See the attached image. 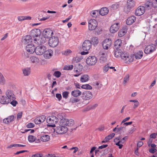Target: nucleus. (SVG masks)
Returning a JSON list of instances; mask_svg holds the SVG:
<instances>
[{
    "instance_id": "obj_40",
    "label": "nucleus",
    "mask_w": 157,
    "mask_h": 157,
    "mask_svg": "<svg viewBox=\"0 0 157 157\" xmlns=\"http://www.w3.org/2000/svg\"><path fill=\"white\" fill-rule=\"evenodd\" d=\"M129 101L130 102L134 103V105L133 106V108L134 109L137 107L139 105V102L137 100H130Z\"/></svg>"
},
{
    "instance_id": "obj_23",
    "label": "nucleus",
    "mask_w": 157,
    "mask_h": 157,
    "mask_svg": "<svg viewBox=\"0 0 157 157\" xmlns=\"http://www.w3.org/2000/svg\"><path fill=\"white\" fill-rule=\"evenodd\" d=\"M46 119L45 116H42L35 119L34 122L36 124H39L44 122Z\"/></svg>"
},
{
    "instance_id": "obj_26",
    "label": "nucleus",
    "mask_w": 157,
    "mask_h": 157,
    "mask_svg": "<svg viewBox=\"0 0 157 157\" xmlns=\"http://www.w3.org/2000/svg\"><path fill=\"white\" fill-rule=\"evenodd\" d=\"M109 10L107 8L105 7L102 8L100 10L99 13L102 16H104L107 14L108 13Z\"/></svg>"
},
{
    "instance_id": "obj_42",
    "label": "nucleus",
    "mask_w": 157,
    "mask_h": 157,
    "mask_svg": "<svg viewBox=\"0 0 157 157\" xmlns=\"http://www.w3.org/2000/svg\"><path fill=\"white\" fill-rule=\"evenodd\" d=\"M131 9L126 5L124 6L123 8L124 11L126 14H128L130 11Z\"/></svg>"
},
{
    "instance_id": "obj_14",
    "label": "nucleus",
    "mask_w": 157,
    "mask_h": 157,
    "mask_svg": "<svg viewBox=\"0 0 157 157\" xmlns=\"http://www.w3.org/2000/svg\"><path fill=\"white\" fill-rule=\"evenodd\" d=\"M6 97L9 99L10 101L11 100H15V96L13 94V91L10 90H7L5 93Z\"/></svg>"
},
{
    "instance_id": "obj_19",
    "label": "nucleus",
    "mask_w": 157,
    "mask_h": 157,
    "mask_svg": "<svg viewBox=\"0 0 157 157\" xmlns=\"http://www.w3.org/2000/svg\"><path fill=\"white\" fill-rule=\"evenodd\" d=\"M53 51L51 49H48L45 50L44 53V56L46 59H49L51 58L53 54Z\"/></svg>"
},
{
    "instance_id": "obj_22",
    "label": "nucleus",
    "mask_w": 157,
    "mask_h": 157,
    "mask_svg": "<svg viewBox=\"0 0 157 157\" xmlns=\"http://www.w3.org/2000/svg\"><path fill=\"white\" fill-rule=\"evenodd\" d=\"M32 39L31 36L29 35H27L24 36L22 42L23 44H27L32 42Z\"/></svg>"
},
{
    "instance_id": "obj_13",
    "label": "nucleus",
    "mask_w": 157,
    "mask_h": 157,
    "mask_svg": "<svg viewBox=\"0 0 157 157\" xmlns=\"http://www.w3.org/2000/svg\"><path fill=\"white\" fill-rule=\"evenodd\" d=\"M112 43V41L110 39H106L104 41L102 46L104 49H108L110 47Z\"/></svg>"
},
{
    "instance_id": "obj_35",
    "label": "nucleus",
    "mask_w": 157,
    "mask_h": 157,
    "mask_svg": "<svg viewBox=\"0 0 157 157\" xmlns=\"http://www.w3.org/2000/svg\"><path fill=\"white\" fill-rule=\"evenodd\" d=\"M40 139L43 142H46L50 139V136L48 135H45L41 137Z\"/></svg>"
},
{
    "instance_id": "obj_36",
    "label": "nucleus",
    "mask_w": 157,
    "mask_h": 157,
    "mask_svg": "<svg viewBox=\"0 0 157 157\" xmlns=\"http://www.w3.org/2000/svg\"><path fill=\"white\" fill-rule=\"evenodd\" d=\"M18 20L19 21H23L25 20H30L31 19V17L29 16H21L18 17L17 18Z\"/></svg>"
},
{
    "instance_id": "obj_62",
    "label": "nucleus",
    "mask_w": 157,
    "mask_h": 157,
    "mask_svg": "<svg viewBox=\"0 0 157 157\" xmlns=\"http://www.w3.org/2000/svg\"><path fill=\"white\" fill-rule=\"evenodd\" d=\"M124 127H120L119 128H117V132H120L121 131H124Z\"/></svg>"
},
{
    "instance_id": "obj_24",
    "label": "nucleus",
    "mask_w": 157,
    "mask_h": 157,
    "mask_svg": "<svg viewBox=\"0 0 157 157\" xmlns=\"http://www.w3.org/2000/svg\"><path fill=\"white\" fill-rule=\"evenodd\" d=\"M136 18L135 16H132L127 19L126 24L128 25H130L133 24L136 21Z\"/></svg>"
},
{
    "instance_id": "obj_21",
    "label": "nucleus",
    "mask_w": 157,
    "mask_h": 157,
    "mask_svg": "<svg viewBox=\"0 0 157 157\" xmlns=\"http://www.w3.org/2000/svg\"><path fill=\"white\" fill-rule=\"evenodd\" d=\"M10 101L7 97L0 96V103L2 104H6L10 103Z\"/></svg>"
},
{
    "instance_id": "obj_6",
    "label": "nucleus",
    "mask_w": 157,
    "mask_h": 157,
    "mask_svg": "<svg viewBox=\"0 0 157 157\" xmlns=\"http://www.w3.org/2000/svg\"><path fill=\"white\" fill-rule=\"evenodd\" d=\"M97 60V58L95 56H89L86 59V62L88 65L93 66L96 63Z\"/></svg>"
},
{
    "instance_id": "obj_3",
    "label": "nucleus",
    "mask_w": 157,
    "mask_h": 157,
    "mask_svg": "<svg viewBox=\"0 0 157 157\" xmlns=\"http://www.w3.org/2000/svg\"><path fill=\"white\" fill-rule=\"evenodd\" d=\"M68 130V127L64 125L60 121L59 125L56 128V133L59 134L65 133Z\"/></svg>"
},
{
    "instance_id": "obj_2",
    "label": "nucleus",
    "mask_w": 157,
    "mask_h": 157,
    "mask_svg": "<svg viewBox=\"0 0 157 157\" xmlns=\"http://www.w3.org/2000/svg\"><path fill=\"white\" fill-rule=\"evenodd\" d=\"M59 121L57 117L54 116H51L47 118V121L48 126L54 127L55 124Z\"/></svg>"
},
{
    "instance_id": "obj_1",
    "label": "nucleus",
    "mask_w": 157,
    "mask_h": 157,
    "mask_svg": "<svg viewBox=\"0 0 157 157\" xmlns=\"http://www.w3.org/2000/svg\"><path fill=\"white\" fill-rule=\"evenodd\" d=\"M82 97L83 100L82 103V104L86 105L89 103L88 101L92 99L93 95L91 92L86 91L82 93Z\"/></svg>"
},
{
    "instance_id": "obj_61",
    "label": "nucleus",
    "mask_w": 157,
    "mask_h": 157,
    "mask_svg": "<svg viewBox=\"0 0 157 157\" xmlns=\"http://www.w3.org/2000/svg\"><path fill=\"white\" fill-rule=\"evenodd\" d=\"M98 105L97 104H95L92 105H90L91 109H95Z\"/></svg>"
},
{
    "instance_id": "obj_12",
    "label": "nucleus",
    "mask_w": 157,
    "mask_h": 157,
    "mask_svg": "<svg viewBox=\"0 0 157 157\" xmlns=\"http://www.w3.org/2000/svg\"><path fill=\"white\" fill-rule=\"evenodd\" d=\"M53 34L52 30L50 29H45L43 32V36L44 38H48Z\"/></svg>"
},
{
    "instance_id": "obj_20",
    "label": "nucleus",
    "mask_w": 157,
    "mask_h": 157,
    "mask_svg": "<svg viewBox=\"0 0 157 157\" xmlns=\"http://www.w3.org/2000/svg\"><path fill=\"white\" fill-rule=\"evenodd\" d=\"M36 48L33 44H28L26 46V50L30 53H33L35 52Z\"/></svg>"
},
{
    "instance_id": "obj_56",
    "label": "nucleus",
    "mask_w": 157,
    "mask_h": 157,
    "mask_svg": "<svg viewBox=\"0 0 157 157\" xmlns=\"http://www.w3.org/2000/svg\"><path fill=\"white\" fill-rule=\"evenodd\" d=\"M43 155L42 154H36L33 155L32 157H42Z\"/></svg>"
},
{
    "instance_id": "obj_41",
    "label": "nucleus",
    "mask_w": 157,
    "mask_h": 157,
    "mask_svg": "<svg viewBox=\"0 0 157 157\" xmlns=\"http://www.w3.org/2000/svg\"><path fill=\"white\" fill-rule=\"evenodd\" d=\"M115 135V134L114 133H113L107 136L105 138V140L108 142L109 140H111L114 137Z\"/></svg>"
},
{
    "instance_id": "obj_10",
    "label": "nucleus",
    "mask_w": 157,
    "mask_h": 157,
    "mask_svg": "<svg viewBox=\"0 0 157 157\" xmlns=\"http://www.w3.org/2000/svg\"><path fill=\"white\" fill-rule=\"evenodd\" d=\"M46 49L44 45H38L36 48L35 52L38 55H41L43 54Z\"/></svg>"
},
{
    "instance_id": "obj_47",
    "label": "nucleus",
    "mask_w": 157,
    "mask_h": 157,
    "mask_svg": "<svg viewBox=\"0 0 157 157\" xmlns=\"http://www.w3.org/2000/svg\"><path fill=\"white\" fill-rule=\"evenodd\" d=\"M73 65H66L64 67L63 69L66 70H71L73 69Z\"/></svg>"
},
{
    "instance_id": "obj_4",
    "label": "nucleus",
    "mask_w": 157,
    "mask_h": 157,
    "mask_svg": "<svg viewBox=\"0 0 157 157\" xmlns=\"http://www.w3.org/2000/svg\"><path fill=\"white\" fill-rule=\"evenodd\" d=\"M121 57L125 63H128L132 62L134 59L133 56H129L127 53L124 52L122 53Z\"/></svg>"
},
{
    "instance_id": "obj_59",
    "label": "nucleus",
    "mask_w": 157,
    "mask_h": 157,
    "mask_svg": "<svg viewBox=\"0 0 157 157\" xmlns=\"http://www.w3.org/2000/svg\"><path fill=\"white\" fill-rule=\"evenodd\" d=\"M56 97L58 98L59 101H60L62 98V96L60 94H56Z\"/></svg>"
},
{
    "instance_id": "obj_25",
    "label": "nucleus",
    "mask_w": 157,
    "mask_h": 157,
    "mask_svg": "<svg viewBox=\"0 0 157 157\" xmlns=\"http://www.w3.org/2000/svg\"><path fill=\"white\" fill-rule=\"evenodd\" d=\"M30 61L31 62L35 64H37L40 61L39 59L37 57L33 56L30 57L29 58Z\"/></svg>"
},
{
    "instance_id": "obj_63",
    "label": "nucleus",
    "mask_w": 157,
    "mask_h": 157,
    "mask_svg": "<svg viewBox=\"0 0 157 157\" xmlns=\"http://www.w3.org/2000/svg\"><path fill=\"white\" fill-rule=\"evenodd\" d=\"M157 151V150L155 148H151L149 149V151L152 153H155L156 151Z\"/></svg>"
},
{
    "instance_id": "obj_55",
    "label": "nucleus",
    "mask_w": 157,
    "mask_h": 157,
    "mask_svg": "<svg viewBox=\"0 0 157 157\" xmlns=\"http://www.w3.org/2000/svg\"><path fill=\"white\" fill-rule=\"evenodd\" d=\"M14 117V116L11 115L7 118V119H8V121H9V122H10L13 121V120Z\"/></svg>"
},
{
    "instance_id": "obj_7",
    "label": "nucleus",
    "mask_w": 157,
    "mask_h": 157,
    "mask_svg": "<svg viewBox=\"0 0 157 157\" xmlns=\"http://www.w3.org/2000/svg\"><path fill=\"white\" fill-rule=\"evenodd\" d=\"M156 48V45L151 44L147 46L145 48L144 52L146 54H150L155 51Z\"/></svg>"
},
{
    "instance_id": "obj_58",
    "label": "nucleus",
    "mask_w": 157,
    "mask_h": 157,
    "mask_svg": "<svg viewBox=\"0 0 157 157\" xmlns=\"http://www.w3.org/2000/svg\"><path fill=\"white\" fill-rule=\"evenodd\" d=\"M12 100V101L10 102V104L13 106H15L17 103V101L16 100Z\"/></svg>"
},
{
    "instance_id": "obj_52",
    "label": "nucleus",
    "mask_w": 157,
    "mask_h": 157,
    "mask_svg": "<svg viewBox=\"0 0 157 157\" xmlns=\"http://www.w3.org/2000/svg\"><path fill=\"white\" fill-rule=\"evenodd\" d=\"M110 65V63H107L103 69V71L104 72H106L108 71Z\"/></svg>"
},
{
    "instance_id": "obj_64",
    "label": "nucleus",
    "mask_w": 157,
    "mask_h": 157,
    "mask_svg": "<svg viewBox=\"0 0 157 157\" xmlns=\"http://www.w3.org/2000/svg\"><path fill=\"white\" fill-rule=\"evenodd\" d=\"M45 157H56V156L54 154H48L46 155Z\"/></svg>"
},
{
    "instance_id": "obj_33",
    "label": "nucleus",
    "mask_w": 157,
    "mask_h": 157,
    "mask_svg": "<svg viewBox=\"0 0 157 157\" xmlns=\"http://www.w3.org/2000/svg\"><path fill=\"white\" fill-rule=\"evenodd\" d=\"M122 41L120 39L116 40L114 43V46L115 48H119L122 44Z\"/></svg>"
},
{
    "instance_id": "obj_31",
    "label": "nucleus",
    "mask_w": 157,
    "mask_h": 157,
    "mask_svg": "<svg viewBox=\"0 0 157 157\" xmlns=\"http://www.w3.org/2000/svg\"><path fill=\"white\" fill-rule=\"evenodd\" d=\"M89 76L87 75H82L80 78V81L81 82H84L88 81L89 79Z\"/></svg>"
},
{
    "instance_id": "obj_44",
    "label": "nucleus",
    "mask_w": 157,
    "mask_h": 157,
    "mask_svg": "<svg viewBox=\"0 0 157 157\" xmlns=\"http://www.w3.org/2000/svg\"><path fill=\"white\" fill-rule=\"evenodd\" d=\"M80 101L79 99L76 98L71 97L70 98V102L74 103L78 102Z\"/></svg>"
},
{
    "instance_id": "obj_27",
    "label": "nucleus",
    "mask_w": 157,
    "mask_h": 157,
    "mask_svg": "<svg viewBox=\"0 0 157 157\" xmlns=\"http://www.w3.org/2000/svg\"><path fill=\"white\" fill-rule=\"evenodd\" d=\"M135 3L134 0H128L126 5L132 9L135 6Z\"/></svg>"
},
{
    "instance_id": "obj_11",
    "label": "nucleus",
    "mask_w": 157,
    "mask_h": 157,
    "mask_svg": "<svg viewBox=\"0 0 157 157\" xmlns=\"http://www.w3.org/2000/svg\"><path fill=\"white\" fill-rule=\"evenodd\" d=\"M91 46L90 41L89 40H86L82 43V48L83 50L88 51L90 49Z\"/></svg>"
},
{
    "instance_id": "obj_57",
    "label": "nucleus",
    "mask_w": 157,
    "mask_h": 157,
    "mask_svg": "<svg viewBox=\"0 0 157 157\" xmlns=\"http://www.w3.org/2000/svg\"><path fill=\"white\" fill-rule=\"evenodd\" d=\"M143 144V142L142 141H138L137 143V146L138 147H140Z\"/></svg>"
},
{
    "instance_id": "obj_30",
    "label": "nucleus",
    "mask_w": 157,
    "mask_h": 157,
    "mask_svg": "<svg viewBox=\"0 0 157 157\" xmlns=\"http://www.w3.org/2000/svg\"><path fill=\"white\" fill-rule=\"evenodd\" d=\"M127 29L125 27H123L121 29L118 33V36L119 37H122L124 36L125 34L127 33Z\"/></svg>"
},
{
    "instance_id": "obj_9",
    "label": "nucleus",
    "mask_w": 157,
    "mask_h": 157,
    "mask_svg": "<svg viewBox=\"0 0 157 157\" xmlns=\"http://www.w3.org/2000/svg\"><path fill=\"white\" fill-rule=\"evenodd\" d=\"M98 22L94 19H91L88 21V28L91 31L95 30L97 27Z\"/></svg>"
},
{
    "instance_id": "obj_17",
    "label": "nucleus",
    "mask_w": 157,
    "mask_h": 157,
    "mask_svg": "<svg viewBox=\"0 0 157 157\" xmlns=\"http://www.w3.org/2000/svg\"><path fill=\"white\" fill-rule=\"evenodd\" d=\"M34 42L35 44L39 45H42V44L45 42V39L40 37L36 38L34 39Z\"/></svg>"
},
{
    "instance_id": "obj_48",
    "label": "nucleus",
    "mask_w": 157,
    "mask_h": 157,
    "mask_svg": "<svg viewBox=\"0 0 157 157\" xmlns=\"http://www.w3.org/2000/svg\"><path fill=\"white\" fill-rule=\"evenodd\" d=\"M61 73L59 71H56L54 72L53 75L57 78L60 77Z\"/></svg>"
},
{
    "instance_id": "obj_49",
    "label": "nucleus",
    "mask_w": 157,
    "mask_h": 157,
    "mask_svg": "<svg viewBox=\"0 0 157 157\" xmlns=\"http://www.w3.org/2000/svg\"><path fill=\"white\" fill-rule=\"evenodd\" d=\"M98 11L97 10L92 11L91 13V15L93 17H96L98 13Z\"/></svg>"
},
{
    "instance_id": "obj_29",
    "label": "nucleus",
    "mask_w": 157,
    "mask_h": 157,
    "mask_svg": "<svg viewBox=\"0 0 157 157\" xmlns=\"http://www.w3.org/2000/svg\"><path fill=\"white\" fill-rule=\"evenodd\" d=\"M6 81L3 74L0 72V85H4L6 84Z\"/></svg>"
},
{
    "instance_id": "obj_8",
    "label": "nucleus",
    "mask_w": 157,
    "mask_h": 157,
    "mask_svg": "<svg viewBox=\"0 0 157 157\" xmlns=\"http://www.w3.org/2000/svg\"><path fill=\"white\" fill-rule=\"evenodd\" d=\"M60 121L64 125L67 127L72 126L74 124V121L72 119L63 118L61 119Z\"/></svg>"
},
{
    "instance_id": "obj_45",
    "label": "nucleus",
    "mask_w": 157,
    "mask_h": 157,
    "mask_svg": "<svg viewBox=\"0 0 157 157\" xmlns=\"http://www.w3.org/2000/svg\"><path fill=\"white\" fill-rule=\"evenodd\" d=\"M81 88L82 89L89 90H91L92 88V87L88 84L82 85Z\"/></svg>"
},
{
    "instance_id": "obj_50",
    "label": "nucleus",
    "mask_w": 157,
    "mask_h": 157,
    "mask_svg": "<svg viewBox=\"0 0 157 157\" xmlns=\"http://www.w3.org/2000/svg\"><path fill=\"white\" fill-rule=\"evenodd\" d=\"M107 61L106 57L103 56H101L100 59V62L101 63H105Z\"/></svg>"
},
{
    "instance_id": "obj_34",
    "label": "nucleus",
    "mask_w": 157,
    "mask_h": 157,
    "mask_svg": "<svg viewBox=\"0 0 157 157\" xmlns=\"http://www.w3.org/2000/svg\"><path fill=\"white\" fill-rule=\"evenodd\" d=\"M122 51L120 48H115L114 52V56L116 57H118L121 56V55Z\"/></svg>"
},
{
    "instance_id": "obj_18",
    "label": "nucleus",
    "mask_w": 157,
    "mask_h": 157,
    "mask_svg": "<svg viewBox=\"0 0 157 157\" xmlns=\"http://www.w3.org/2000/svg\"><path fill=\"white\" fill-rule=\"evenodd\" d=\"M41 34V32L39 29H34L30 32V34L33 37H38Z\"/></svg>"
},
{
    "instance_id": "obj_32",
    "label": "nucleus",
    "mask_w": 157,
    "mask_h": 157,
    "mask_svg": "<svg viewBox=\"0 0 157 157\" xmlns=\"http://www.w3.org/2000/svg\"><path fill=\"white\" fill-rule=\"evenodd\" d=\"M90 41L91 43V45L92 44L94 46L97 45L99 42L98 37L95 36L91 38Z\"/></svg>"
},
{
    "instance_id": "obj_53",
    "label": "nucleus",
    "mask_w": 157,
    "mask_h": 157,
    "mask_svg": "<svg viewBox=\"0 0 157 157\" xmlns=\"http://www.w3.org/2000/svg\"><path fill=\"white\" fill-rule=\"evenodd\" d=\"M69 92L67 91H64L62 93L63 97V98L66 99L68 97Z\"/></svg>"
},
{
    "instance_id": "obj_5",
    "label": "nucleus",
    "mask_w": 157,
    "mask_h": 157,
    "mask_svg": "<svg viewBox=\"0 0 157 157\" xmlns=\"http://www.w3.org/2000/svg\"><path fill=\"white\" fill-rule=\"evenodd\" d=\"M59 42V39L57 36L51 37L48 41L49 45L51 47L54 48L57 46Z\"/></svg>"
},
{
    "instance_id": "obj_51",
    "label": "nucleus",
    "mask_w": 157,
    "mask_h": 157,
    "mask_svg": "<svg viewBox=\"0 0 157 157\" xmlns=\"http://www.w3.org/2000/svg\"><path fill=\"white\" fill-rule=\"evenodd\" d=\"M74 68H76V69L79 70L80 71H81L83 69V66L80 64H78L76 65Z\"/></svg>"
},
{
    "instance_id": "obj_54",
    "label": "nucleus",
    "mask_w": 157,
    "mask_h": 157,
    "mask_svg": "<svg viewBox=\"0 0 157 157\" xmlns=\"http://www.w3.org/2000/svg\"><path fill=\"white\" fill-rule=\"evenodd\" d=\"M35 126V125L33 123H29L26 125V127L28 128H33Z\"/></svg>"
},
{
    "instance_id": "obj_43",
    "label": "nucleus",
    "mask_w": 157,
    "mask_h": 157,
    "mask_svg": "<svg viewBox=\"0 0 157 157\" xmlns=\"http://www.w3.org/2000/svg\"><path fill=\"white\" fill-rule=\"evenodd\" d=\"M29 141L30 143H32L35 141L36 140V137L32 135H29L28 137Z\"/></svg>"
},
{
    "instance_id": "obj_39",
    "label": "nucleus",
    "mask_w": 157,
    "mask_h": 157,
    "mask_svg": "<svg viewBox=\"0 0 157 157\" xmlns=\"http://www.w3.org/2000/svg\"><path fill=\"white\" fill-rule=\"evenodd\" d=\"M130 76L129 74H127L124 78V81L123 84L124 85H126V83L129 80Z\"/></svg>"
},
{
    "instance_id": "obj_38",
    "label": "nucleus",
    "mask_w": 157,
    "mask_h": 157,
    "mask_svg": "<svg viewBox=\"0 0 157 157\" xmlns=\"http://www.w3.org/2000/svg\"><path fill=\"white\" fill-rule=\"evenodd\" d=\"M23 72L24 75L28 76L30 73V69L29 68H24L23 70Z\"/></svg>"
},
{
    "instance_id": "obj_15",
    "label": "nucleus",
    "mask_w": 157,
    "mask_h": 157,
    "mask_svg": "<svg viewBox=\"0 0 157 157\" xmlns=\"http://www.w3.org/2000/svg\"><path fill=\"white\" fill-rule=\"evenodd\" d=\"M120 27V24L118 23H114L111 26L110 28V32L111 33H114L119 29Z\"/></svg>"
},
{
    "instance_id": "obj_28",
    "label": "nucleus",
    "mask_w": 157,
    "mask_h": 157,
    "mask_svg": "<svg viewBox=\"0 0 157 157\" xmlns=\"http://www.w3.org/2000/svg\"><path fill=\"white\" fill-rule=\"evenodd\" d=\"M82 94L81 92L78 90H75L71 92V94L74 97H77L80 96Z\"/></svg>"
},
{
    "instance_id": "obj_60",
    "label": "nucleus",
    "mask_w": 157,
    "mask_h": 157,
    "mask_svg": "<svg viewBox=\"0 0 157 157\" xmlns=\"http://www.w3.org/2000/svg\"><path fill=\"white\" fill-rule=\"evenodd\" d=\"M72 16H71V15L70 16L68 17V18H66L65 20H63L62 22L63 23H65V22L68 21L70 19H71V18H72Z\"/></svg>"
},
{
    "instance_id": "obj_16",
    "label": "nucleus",
    "mask_w": 157,
    "mask_h": 157,
    "mask_svg": "<svg viewBox=\"0 0 157 157\" xmlns=\"http://www.w3.org/2000/svg\"><path fill=\"white\" fill-rule=\"evenodd\" d=\"M145 11L144 6H139L136 10L135 14L136 15L140 16L143 14Z\"/></svg>"
},
{
    "instance_id": "obj_37",
    "label": "nucleus",
    "mask_w": 157,
    "mask_h": 157,
    "mask_svg": "<svg viewBox=\"0 0 157 157\" xmlns=\"http://www.w3.org/2000/svg\"><path fill=\"white\" fill-rule=\"evenodd\" d=\"M143 56V52L142 51H139L135 55V57L136 59H140Z\"/></svg>"
},
{
    "instance_id": "obj_46",
    "label": "nucleus",
    "mask_w": 157,
    "mask_h": 157,
    "mask_svg": "<svg viewBox=\"0 0 157 157\" xmlns=\"http://www.w3.org/2000/svg\"><path fill=\"white\" fill-rule=\"evenodd\" d=\"M152 3L151 1H148L147 2L144 4V7H145L146 8H151L152 6Z\"/></svg>"
}]
</instances>
